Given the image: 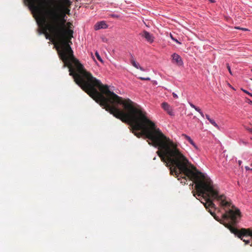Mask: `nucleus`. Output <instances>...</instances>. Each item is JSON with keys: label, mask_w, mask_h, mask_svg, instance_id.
<instances>
[{"label": "nucleus", "mask_w": 252, "mask_h": 252, "mask_svg": "<svg viewBox=\"0 0 252 252\" xmlns=\"http://www.w3.org/2000/svg\"><path fill=\"white\" fill-rule=\"evenodd\" d=\"M109 16L111 17L115 18H118L119 17V15H117V14H110V15H109Z\"/></svg>", "instance_id": "obj_14"}, {"label": "nucleus", "mask_w": 252, "mask_h": 252, "mask_svg": "<svg viewBox=\"0 0 252 252\" xmlns=\"http://www.w3.org/2000/svg\"><path fill=\"white\" fill-rule=\"evenodd\" d=\"M238 163H239V165H240L241 164V163H242V161L239 160V161H238Z\"/></svg>", "instance_id": "obj_25"}, {"label": "nucleus", "mask_w": 252, "mask_h": 252, "mask_svg": "<svg viewBox=\"0 0 252 252\" xmlns=\"http://www.w3.org/2000/svg\"><path fill=\"white\" fill-rule=\"evenodd\" d=\"M245 168L247 170H250L251 169L248 166H246Z\"/></svg>", "instance_id": "obj_23"}, {"label": "nucleus", "mask_w": 252, "mask_h": 252, "mask_svg": "<svg viewBox=\"0 0 252 252\" xmlns=\"http://www.w3.org/2000/svg\"><path fill=\"white\" fill-rule=\"evenodd\" d=\"M248 130H250V131H251V132H252V129H249Z\"/></svg>", "instance_id": "obj_26"}, {"label": "nucleus", "mask_w": 252, "mask_h": 252, "mask_svg": "<svg viewBox=\"0 0 252 252\" xmlns=\"http://www.w3.org/2000/svg\"><path fill=\"white\" fill-rule=\"evenodd\" d=\"M182 136L187 139L189 142V143L191 144L195 149H197V146L189 136L186 135V134H182Z\"/></svg>", "instance_id": "obj_9"}, {"label": "nucleus", "mask_w": 252, "mask_h": 252, "mask_svg": "<svg viewBox=\"0 0 252 252\" xmlns=\"http://www.w3.org/2000/svg\"><path fill=\"white\" fill-rule=\"evenodd\" d=\"M51 14L50 21L40 22L46 38L51 39L56 43L59 56L63 62L64 67H68L69 75L85 92L99 85L101 82L87 71L73 55L69 44H72L71 40L73 37L72 24L68 22L65 25V18H61L55 11Z\"/></svg>", "instance_id": "obj_2"}, {"label": "nucleus", "mask_w": 252, "mask_h": 252, "mask_svg": "<svg viewBox=\"0 0 252 252\" xmlns=\"http://www.w3.org/2000/svg\"><path fill=\"white\" fill-rule=\"evenodd\" d=\"M235 28L236 29H241V30H244V31H247V29H246L240 28V27H235Z\"/></svg>", "instance_id": "obj_19"}, {"label": "nucleus", "mask_w": 252, "mask_h": 252, "mask_svg": "<svg viewBox=\"0 0 252 252\" xmlns=\"http://www.w3.org/2000/svg\"><path fill=\"white\" fill-rule=\"evenodd\" d=\"M130 62H131V64L136 68L140 69V70H141L142 71L144 70V69L143 68V67H141L139 65V63L135 61V60L134 59V58L132 56H131V58L130 59Z\"/></svg>", "instance_id": "obj_8"}, {"label": "nucleus", "mask_w": 252, "mask_h": 252, "mask_svg": "<svg viewBox=\"0 0 252 252\" xmlns=\"http://www.w3.org/2000/svg\"><path fill=\"white\" fill-rule=\"evenodd\" d=\"M95 55L96 56V57L97 58V59L100 62H102V60L99 54V53H98L97 51H96L95 53Z\"/></svg>", "instance_id": "obj_12"}, {"label": "nucleus", "mask_w": 252, "mask_h": 252, "mask_svg": "<svg viewBox=\"0 0 252 252\" xmlns=\"http://www.w3.org/2000/svg\"><path fill=\"white\" fill-rule=\"evenodd\" d=\"M30 9L38 15L40 22H46L51 20V13L53 11L58 13L61 18H65L66 14H69V7L72 4L70 0H61V4L59 6H48L43 8V4L45 0H26ZM55 3H58V0H48Z\"/></svg>", "instance_id": "obj_3"}, {"label": "nucleus", "mask_w": 252, "mask_h": 252, "mask_svg": "<svg viewBox=\"0 0 252 252\" xmlns=\"http://www.w3.org/2000/svg\"><path fill=\"white\" fill-rule=\"evenodd\" d=\"M248 102L250 104H252V101L251 100H250V99H248Z\"/></svg>", "instance_id": "obj_21"}, {"label": "nucleus", "mask_w": 252, "mask_h": 252, "mask_svg": "<svg viewBox=\"0 0 252 252\" xmlns=\"http://www.w3.org/2000/svg\"><path fill=\"white\" fill-rule=\"evenodd\" d=\"M139 78H140V79H141L142 80H150V78L149 77H147V78L140 77Z\"/></svg>", "instance_id": "obj_17"}, {"label": "nucleus", "mask_w": 252, "mask_h": 252, "mask_svg": "<svg viewBox=\"0 0 252 252\" xmlns=\"http://www.w3.org/2000/svg\"><path fill=\"white\" fill-rule=\"evenodd\" d=\"M193 195H194V196H195V193H194V191H193Z\"/></svg>", "instance_id": "obj_27"}, {"label": "nucleus", "mask_w": 252, "mask_h": 252, "mask_svg": "<svg viewBox=\"0 0 252 252\" xmlns=\"http://www.w3.org/2000/svg\"><path fill=\"white\" fill-rule=\"evenodd\" d=\"M170 36L171 37V38H172V39L174 41H175L176 42H177V43L178 44H181V43L180 42H179L177 39H175L173 37V35H172V34H170Z\"/></svg>", "instance_id": "obj_13"}, {"label": "nucleus", "mask_w": 252, "mask_h": 252, "mask_svg": "<svg viewBox=\"0 0 252 252\" xmlns=\"http://www.w3.org/2000/svg\"><path fill=\"white\" fill-rule=\"evenodd\" d=\"M189 104L192 108H194L196 111L198 112L202 117H204L203 113L198 107L196 106L192 103H189Z\"/></svg>", "instance_id": "obj_10"}, {"label": "nucleus", "mask_w": 252, "mask_h": 252, "mask_svg": "<svg viewBox=\"0 0 252 252\" xmlns=\"http://www.w3.org/2000/svg\"><path fill=\"white\" fill-rule=\"evenodd\" d=\"M242 90L245 92V93L247 94H249L250 96H252V94L249 93V92L247 91L246 90H243V89H242Z\"/></svg>", "instance_id": "obj_16"}, {"label": "nucleus", "mask_w": 252, "mask_h": 252, "mask_svg": "<svg viewBox=\"0 0 252 252\" xmlns=\"http://www.w3.org/2000/svg\"><path fill=\"white\" fill-rule=\"evenodd\" d=\"M92 98L116 118L123 122H129L132 132L138 138L145 136L152 145L158 148L157 154L169 168L171 175L180 174L195 181L198 196L204 198L206 209L217 221L223 224L232 233H237L233 225L237 223V208L224 194H220L218 188L211 180L197 170L178 148L177 144L164 135L147 113L138 104L130 99H123L112 92L107 85L101 82L86 92Z\"/></svg>", "instance_id": "obj_1"}, {"label": "nucleus", "mask_w": 252, "mask_h": 252, "mask_svg": "<svg viewBox=\"0 0 252 252\" xmlns=\"http://www.w3.org/2000/svg\"><path fill=\"white\" fill-rule=\"evenodd\" d=\"M102 41L103 42H106L107 41V39L106 38H103Z\"/></svg>", "instance_id": "obj_24"}, {"label": "nucleus", "mask_w": 252, "mask_h": 252, "mask_svg": "<svg viewBox=\"0 0 252 252\" xmlns=\"http://www.w3.org/2000/svg\"><path fill=\"white\" fill-rule=\"evenodd\" d=\"M107 27V24L104 21H101L95 24L94 26V29L95 30L97 31L101 29H106Z\"/></svg>", "instance_id": "obj_7"}, {"label": "nucleus", "mask_w": 252, "mask_h": 252, "mask_svg": "<svg viewBox=\"0 0 252 252\" xmlns=\"http://www.w3.org/2000/svg\"><path fill=\"white\" fill-rule=\"evenodd\" d=\"M140 35L143 38H145L146 41L149 43H152L154 41L155 37L153 35L146 31H143Z\"/></svg>", "instance_id": "obj_4"}, {"label": "nucleus", "mask_w": 252, "mask_h": 252, "mask_svg": "<svg viewBox=\"0 0 252 252\" xmlns=\"http://www.w3.org/2000/svg\"><path fill=\"white\" fill-rule=\"evenodd\" d=\"M172 95L173 97L175 98H177L178 97V95L175 93H173Z\"/></svg>", "instance_id": "obj_18"}, {"label": "nucleus", "mask_w": 252, "mask_h": 252, "mask_svg": "<svg viewBox=\"0 0 252 252\" xmlns=\"http://www.w3.org/2000/svg\"><path fill=\"white\" fill-rule=\"evenodd\" d=\"M206 119L209 121L211 119L210 118L209 116L207 114L205 115Z\"/></svg>", "instance_id": "obj_20"}, {"label": "nucleus", "mask_w": 252, "mask_h": 252, "mask_svg": "<svg viewBox=\"0 0 252 252\" xmlns=\"http://www.w3.org/2000/svg\"><path fill=\"white\" fill-rule=\"evenodd\" d=\"M226 66H227V68L228 69L229 73L232 74V72H231V69H230V66H229V64L228 63H227L226 64Z\"/></svg>", "instance_id": "obj_15"}, {"label": "nucleus", "mask_w": 252, "mask_h": 252, "mask_svg": "<svg viewBox=\"0 0 252 252\" xmlns=\"http://www.w3.org/2000/svg\"><path fill=\"white\" fill-rule=\"evenodd\" d=\"M172 63H176L178 65H182L183 62L181 57L177 54L174 53L172 55Z\"/></svg>", "instance_id": "obj_5"}, {"label": "nucleus", "mask_w": 252, "mask_h": 252, "mask_svg": "<svg viewBox=\"0 0 252 252\" xmlns=\"http://www.w3.org/2000/svg\"><path fill=\"white\" fill-rule=\"evenodd\" d=\"M251 71H252V69L251 70Z\"/></svg>", "instance_id": "obj_28"}, {"label": "nucleus", "mask_w": 252, "mask_h": 252, "mask_svg": "<svg viewBox=\"0 0 252 252\" xmlns=\"http://www.w3.org/2000/svg\"><path fill=\"white\" fill-rule=\"evenodd\" d=\"M161 107L167 112L170 116H173L174 113L170 105L167 102H163L161 104Z\"/></svg>", "instance_id": "obj_6"}, {"label": "nucleus", "mask_w": 252, "mask_h": 252, "mask_svg": "<svg viewBox=\"0 0 252 252\" xmlns=\"http://www.w3.org/2000/svg\"><path fill=\"white\" fill-rule=\"evenodd\" d=\"M210 2H211V3H214L215 2V0H209Z\"/></svg>", "instance_id": "obj_22"}, {"label": "nucleus", "mask_w": 252, "mask_h": 252, "mask_svg": "<svg viewBox=\"0 0 252 252\" xmlns=\"http://www.w3.org/2000/svg\"><path fill=\"white\" fill-rule=\"evenodd\" d=\"M210 123L212 125H213L214 126H215L216 128H219V127L218 126V125L217 124V123L215 122V121L213 120V119H211L210 121H209Z\"/></svg>", "instance_id": "obj_11"}]
</instances>
